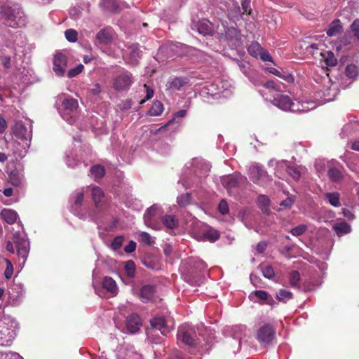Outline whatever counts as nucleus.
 <instances>
[{
  "mask_svg": "<svg viewBox=\"0 0 359 359\" xmlns=\"http://www.w3.org/2000/svg\"><path fill=\"white\" fill-rule=\"evenodd\" d=\"M233 87L229 79L222 77L201 88L200 95L207 102L211 99L226 98L231 95Z\"/></svg>",
  "mask_w": 359,
  "mask_h": 359,
  "instance_id": "nucleus-1",
  "label": "nucleus"
},
{
  "mask_svg": "<svg viewBox=\"0 0 359 359\" xmlns=\"http://www.w3.org/2000/svg\"><path fill=\"white\" fill-rule=\"evenodd\" d=\"M272 103L283 111L291 112H307L316 108L314 102L304 98L292 100L289 95L285 94L278 95Z\"/></svg>",
  "mask_w": 359,
  "mask_h": 359,
  "instance_id": "nucleus-2",
  "label": "nucleus"
},
{
  "mask_svg": "<svg viewBox=\"0 0 359 359\" xmlns=\"http://www.w3.org/2000/svg\"><path fill=\"white\" fill-rule=\"evenodd\" d=\"M0 20L12 28H22L28 23V18L21 8L7 5L0 6Z\"/></svg>",
  "mask_w": 359,
  "mask_h": 359,
  "instance_id": "nucleus-3",
  "label": "nucleus"
},
{
  "mask_svg": "<svg viewBox=\"0 0 359 359\" xmlns=\"http://www.w3.org/2000/svg\"><path fill=\"white\" fill-rule=\"evenodd\" d=\"M185 166L190 168L189 174L193 176L187 181L180 180L179 183L182 182V185L187 189L191 187L194 184L197 185L201 183L202 179L208 175L210 170V164L201 158H193Z\"/></svg>",
  "mask_w": 359,
  "mask_h": 359,
  "instance_id": "nucleus-4",
  "label": "nucleus"
},
{
  "mask_svg": "<svg viewBox=\"0 0 359 359\" xmlns=\"http://www.w3.org/2000/svg\"><path fill=\"white\" fill-rule=\"evenodd\" d=\"M90 189L92 198L95 203V207L91 210L92 213L97 215V224L98 227L104 224L105 220L109 216V204L104 198L103 191L97 186H90L88 187Z\"/></svg>",
  "mask_w": 359,
  "mask_h": 359,
  "instance_id": "nucleus-5",
  "label": "nucleus"
},
{
  "mask_svg": "<svg viewBox=\"0 0 359 359\" xmlns=\"http://www.w3.org/2000/svg\"><path fill=\"white\" fill-rule=\"evenodd\" d=\"M71 212L83 220L89 219L94 222H97V215L92 213L89 208L83 205V192L82 190L76 191L70 198Z\"/></svg>",
  "mask_w": 359,
  "mask_h": 359,
  "instance_id": "nucleus-6",
  "label": "nucleus"
},
{
  "mask_svg": "<svg viewBox=\"0 0 359 359\" xmlns=\"http://www.w3.org/2000/svg\"><path fill=\"white\" fill-rule=\"evenodd\" d=\"M6 250L16 254L19 260L22 259V266H23L27 259L29 252V242L24 233H15L13 236V241H8L6 246Z\"/></svg>",
  "mask_w": 359,
  "mask_h": 359,
  "instance_id": "nucleus-7",
  "label": "nucleus"
},
{
  "mask_svg": "<svg viewBox=\"0 0 359 359\" xmlns=\"http://www.w3.org/2000/svg\"><path fill=\"white\" fill-rule=\"evenodd\" d=\"M186 264L190 269H187L184 274L185 281L194 286L200 285L203 281V278L198 273V271L205 270L207 268L206 264L199 258L191 257L186 261Z\"/></svg>",
  "mask_w": 359,
  "mask_h": 359,
  "instance_id": "nucleus-8",
  "label": "nucleus"
},
{
  "mask_svg": "<svg viewBox=\"0 0 359 359\" xmlns=\"http://www.w3.org/2000/svg\"><path fill=\"white\" fill-rule=\"evenodd\" d=\"M216 33L221 41L229 43L231 46L236 47L241 44L240 32L233 26H229L225 20H221L216 28Z\"/></svg>",
  "mask_w": 359,
  "mask_h": 359,
  "instance_id": "nucleus-9",
  "label": "nucleus"
},
{
  "mask_svg": "<svg viewBox=\"0 0 359 359\" xmlns=\"http://www.w3.org/2000/svg\"><path fill=\"white\" fill-rule=\"evenodd\" d=\"M290 286L294 289L304 290V292H310L316 289L321 285V280L316 277H310L309 280H306L303 283L302 287L300 285L301 276L299 271H292L287 276Z\"/></svg>",
  "mask_w": 359,
  "mask_h": 359,
  "instance_id": "nucleus-10",
  "label": "nucleus"
},
{
  "mask_svg": "<svg viewBox=\"0 0 359 359\" xmlns=\"http://www.w3.org/2000/svg\"><path fill=\"white\" fill-rule=\"evenodd\" d=\"M79 103L73 97L65 98L57 110L61 117L69 124L72 125L76 119Z\"/></svg>",
  "mask_w": 359,
  "mask_h": 359,
  "instance_id": "nucleus-11",
  "label": "nucleus"
},
{
  "mask_svg": "<svg viewBox=\"0 0 359 359\" xmlns=\"http://www.w3.org/2000/svg\"><path fill=\"white\" fill-rule=\"evenodd\" d=\"M247 178L241 173L220 177L221 184L230 195L235 194L238 189L247 183Z\"/></svg>",
  "mask_w": 359,
  "mask_h": 359,
  "instance_id": "nucleus-12",
  "label": "nucleus"
},
{
  "mask_svg": "<svg viewBox=\"0 0 359 359\" xmlns=\"http://www.w3.org/2000/svg\"><path fill=\"white\" fill-rule=\"evenodd\" d=\"M163 212L161 208L158 204H154L147 208L144 214V222L146 226L155 230L161 229V222L159 219Z\"/></svg>",
  "mask_w": 359,
  "mask_h": 359,
  "instance_id": "nucleus-13",
  "label": "nucleus"
},
{
  "mask_svg": "<svg viewBox=\"0 0 359 359\" xmlns=\"http://www.w3.org/2000/svg\"><path fill=\"white\" fill-rule=\"evenodd\" d=\"M337 86L332 84V86L327 87L326 88L317 90L314 93L313 100L309 101L314 102L318 105H322L325 102H331L334 100L337 94Z\"/></svg>",
  "mask_w": 359,
  "mask_h": 359,
  "instance_id": "nucleus-14",
  "label": "nucleus"
},
{
  "mask_svg": "<svg viewBox=\"0 0 359 359\" xmlns=\"http://www.w3.org/2000/svg\"><path fill=\"white\" fill-rule=\"evenodd\" d=\"M177 337L178 341L189 346H196L198 344L196 333L189 325H181L178 329Z\"/></svg>",
  "mask_w": 359,
  "mask_h": 359,
  "instance_id": "nucleus-15",
  "label": "nucleus"
},
{
  "mask_svg": "<svg viewBox=\"0 0 359 359\" xmlns=\"http://www.w3.org/2000/svg\"><path fill=\"white\" fill-rule=\"evenodd\" d=\"M276 337V327L270 323H264L257 331L256 339L263 346L272 343Z\"/></svg>",
  "mask_w": 359,
  "mask_h": 359,
  "instance_id": "nucleus-16",
  "label": "nucleus"
},
{
  "mask_svg": "<svg viewBox=\"0 0 359 359\" xmlns=\"http://www.w3.org/2000/svg\"><path fill=\"white\" fill-rule=\"evenodd\" d=\"M250 177L254 183L262 187L266 186L271 181L263 166L259 164H255L250 167Z\"/></svg>",
  "mask_w": 359,
  "mask_h": 359,
  "instance_id": "nucleus-17",
  "label": "nucleus"
},
{
  "mask_svg": "<svg viewBox=\"0 0 359 359\" xmlns=\"http://www.w3.org/2000/svg\"><path fill=\"white\" fill-rule=\"evenodd\" d=\"M67 67V57L61 52H57L53 58V71L59 77L65 75Z\"/></svg>",
  "mask_w": 359,
  "mask_h": 359,
  "instance_id": "nucleus-18",
  "label": "nucleus"
},
{
  "mask_svg": "<svg viewBox=\"0 0 359 359\" xmlns=\"http://www.w3.org/2000/svg\"><path fill=\"white\" fill-rule=\"evenodd\" d=\"M191 86L190 79L187 76H175L170 78L166 83V90L170 93H174Z\"/></svg>",
  "mask_w": 359,
  "mask_h": 359,
  "instance_id": "nucleus-19",
  "label": "nucleus"
},
{
  "mask_svg": "<svg viewBox=\"0 0 359 359\" xmlns=\"http://www.w3.org/2000/svg\"><path fill=\"white\" fill-rule=\"evenodd\" d=\"M150 325L152 330H159L165 336L173 328L172 324L168 319L163 316H155L150 320Z\"/></svg>",
  "mask_w": 359,
  "mask_h": 359,
  "instance_id": "nucleus-20",
  "label": "nucleus"
},
{
  "mask_svg": "<svg viewBox=\"0 0 359 359\" xmlns=\"http://www.w3.org/2000/svg\"><path fill=\"white\" fill-rule=\"evenodd\" d=\"M132 83V74L124 71L114 79L112 86L116 90L120 91L128 89Z\"/></svg>",
  "mask_w": 359,
  "mask_h": 359,
  "instance_id": "nucleus-21",
  "label": "nucleus"
},
{
  "mask_svg": "<svg viewBox=\"0 0 359 359\" xmlns=\"http://www.w3.org/2000/svg\"><path fill=\"white\" fill-rule=\"evenodd\" d=\"M226 332L229 333L233 340L237 343V348L233 350V353H238L241 349V340L246 335L248 331L247 327L244 325H236L226 328Z\"/></svg>",
  "mask_w": 359,
  "mask_h": 359,
  "instance_id": "nucleus-22",
  "label": "nucleus"
},
{
  "mask_svg": "<svg viewBox=\"0 0 359 359\" xmlns=\"http://www.w3.org/2000/svg\"><path fill=\"white\" fill-rule=\"evenodd\" d=\"M251 301L259 303H264L269 305H273L275 301L272 296L265 290H255L249 294Z\"/></svg>",
  "mask_w": 359,
  "mask_h": 359,
  "instance_id": "nucleus-23",
  "label": "nucleus"
},
{
  "mask_svg": "<svg viewBox=\"0 0 359 359\" xmlns=\"http://www.w3.org/2000/svg\"><path fill=\"white\" fill-rule=\"evenodd\" d=\"M187 111L186 109H180L176 111L173 114L172 118L170 119L164 126L161 127L158 130L164 131L165 128L170 126L172 127V130L177 129L180 126L183 118L187 116Z\"/></svg>",
  "mask_w": 359,
  "mask_h": 359,
  "instance_id": "nucleus-24",
  "label": "nucleus"
},
{
  "mask_svg": "<svg viewBox=\"0 0 359 359\" xmlns=\"http://www.w3.org/2000/svg\"><path fill=\"white\" fill-rule=\"evenodd\" d=\"M342 170L343 168L339 163L336 165L330 163L328 165L327 176L332 182L339 183L344 178Z\"/></svg>",
  "mask_w": 359,
  "mask_h": 359,
  "instance_id": "nucleus-25",
  "label": "nucleus"
},
{
  "mask_svg": "<svg viewBox=\"0 0 359 359\" xmlns=\"http://www.w3.org/2000/svg\"><path fill=\"white\" fill-rule=\"evenodd\" d=\"M359 74L358 67L353 65H348L345 69V75L347 77V79L345 82L341 83V86L343 88H346L349 86L353 81L357 78Z\"/></svg>",
  "mask_w": 359,
  "mask_h": 359,
  "instance_id": "nucleus-26",
  "label": "nucleus"
},
{
  "mask_svg": "<svg viewBox=\"0 0 359 359\" xmlns=\"http://www.w3.org/2000/svg\"><path fill=\"white\" fill-rule=\"evenodd\" d=\"M14 134L15 137L22 140H30L32 137L31 126H26L22 122H18L14 128Z\"/></svg>",
  "mask_w": 359,
  "mask_h": 359,
  "instance_id": "nucleus-27",
  "label": "nucleus"
},
{
  "mask_svg": "<svg viewBox=\"0 0 359 359\" xmlns=\"http://www.w3.org/2000/svg\"><path fill=\"white\" fill-rule=\"evenodd\" d=\"M142 325L140 318L137 314L128 316L126 320V327L129 333L134 334L137 332Z\"/></svg>",
  "mask_w": 359,
  "mask_h": 359,
  "instance_id": "nucleus-28",
  "label": "nucleus"
},
{
  "mask_svg": "<svg viewBox=\"0 0 359 359\" xmlns=\"http://www.w3.org/2000/svg\"><path fill=\"white\" fill-rule=\"evenodd\" d=\"M114 38V32L111 27H105L104 29H100L97 35L96 39L97 41L104 45L109 44Z\"/></svg>",
  "mask_w": 359,
  "mask_h": 359,
  "instance_id": "nucleus-29",
  "label": "nucleus"
},
{
  "mask_svg": "<svg viewBox=\"0 0 359 359\" xmlns=\"http://www.w3.org/2000/svg\"><path fill=\"white\" fill-rule=\"evenodd\" d=\"M332 228L338 236H342L351 231V225L343 220H337Z\"/></svg>",
  "mask_w": 359,
  "mask_h": 359,
  "instance_id": "nucleus-30",
  "label": "nucleus"
},
{
  "mask_svg": "<svg viewBox=\"0 0 359 359\" xmlns=\"http://www.w3.org/2000/svg\"><path fill=\"white\" fill-rule=\"evenodd\" d=\"M76 157L77 154L72 151L66 153V163L68 167L74 168L81 165L85 168L87 167V163L85 161H81L79 159L76 158Z\"/></svg>",
  "mask_w": 359,
  "mask_h": 359,
  "instance_id": "nucleus-31",
  "label": "nucleus"
},
{
  "mask_svg": "<svg viewBox=\"0 0 359 359\" xmlns=\"http://www.w3.org/2000/svg\"><path fill=\"white\" fill-rule=\"evenodd\" d=\"M197 31L202 35H210L213 32L212 23L207 19H203L196 25Z\"/></svg>",
  "mask_w": 359,
  "mask_h": 359,
  "instance_id": "nucleus-32",
  "label": "nucleus"
},
{
  "mask_svg": "<svg viewBox=\"0 0 359 359\" xmlns=\"http://www.w3.org/2000/svg\"><path fill=\"white\" fill-rule=\"evenodd\" d=\"M90 6L88 2H83L82 5H77L76 6L71 8L69 11L70 18L73 20L80 18L83 10L86 9L88 12L90 11Z\"/></svg>",
  "mask_w": 359,
  "mask_h": 359,
  "instance_id": "nucleus-33",
  "label": "nucleus"
},
{
  "mask_svg": "<svg viewBox=\"0 0 359 359\" xmlns=\"http://www.w3.org/2000/svg\"><path fill=\"white\" fill-rule=\"evenodd\" d=\"M266 69L269 73L281 78L288 83H292L294 81V76L287 71H285L283 69L278 70L274 67H267Z\"/></svg>",
  "mask_w": 359,
  "mask_h": 359,
  "instance_id": "nucleus-34",
  "label": "nucleus"
},
{
  "mask_svg": "<svg viewBox=\"0 0 359 359\" xmlns=\"http://www.w3.org/2000/svg\"><path fill=\"white\" fill-rule=\"evenodd\" d=\"M8 327H6V330H5L4 332L8 331L7 335L8 336L9 339L12 341L17 336L18 332L19 330V323L14 318L8 319Z\"/></svg>",
  "mask_w": 359,
  "mask_h": 359,
  "instance_id": "nucleus-35",
  "label": "nucleus"
},
{
  "mask_svg": "<svg viewBox=\"0 0 359 359\" xmlns=\"http://www.w3.org/2000/svg\"><path fill=\"white\" fill-rule=\"evenodd\" d=\"M102 285L104 289L111 294H117L118 287L116 281L112 278L105 276L102 282Z\"/></svg>",
  "mask_w": 359,
  "mask_h": 359,
  "instance_id": "nucleus-36",
  "label": "nucleus"
},
{
  "mask_svg": "<svg viewBox=\"0 0 359 359\" xmlns=\"http://www.w3.org/2000/svg\"><path fill=\"white\" fill-rule=\"evenodd\" d=\"M154 294V288L151 285H144L140 290V299L143 302H147L152 299Z\"/></svg>",
  "mask_w": 359,
  "mask_h": 359,
  "instance_id": "nucleus-37",
  "label": "nucleus"
},
{
  "mask_svg": "<svg viewBox=\"0 0 359 359\" xmlns=\"http://www.w3.org/2000/svg\"><path fill=\"white\" fill-rule=\"evenodd\" d=\"M130 61L129 63L135 65L137 63L138 59L141 57V50L139 48L138 44H132L130 47L129 52Z\"/></svg>",
  "mask_w": 359,
  "mask_h": 359,
  "instance_id": "nucleus-38",
  "label": "nucleus"
},
{
  "mask_svg": "<svg viewBox=\"0 0 359 359\" xmlns=\"http://www.w3.org/2000/svg\"><path fill=\"white\" fill-rule=\"evenodd\" d=\"M1 215L4 220L9 224H14L18 219V213L11 209H4L1 211Z\"/></svg>",
  "mask_w": 359,
  "mask_h": 359,
  "instance_id": "nucleus-39",
  "label": "nucleus"
},
{
  "mask_svg": "<svg viewBox=\"0 0 359 359\" xmlns=\"http://www.w3.org/2000/svg\"><path fill=\"white\" fill-rule=\"evenodd\" d=\"M164 110L163 104L161 102L156 100L154 102L150 109L147 112V115L149 116H158Z\"/></svg>",
  "mask_w": 359,
  "mask_h": 359,
  "instance_id": "nucleus-40",
  "label": "nucleus"
},
{
  "mask_svg": "<svg viewBox=\"0 0 359 359\" xmlns=\"http://www.w3.org/2000/svg\"><path fill=\"white\" fill-rule=\"evenodd\" d=\"M341 31L342 26L341 25L340 20L339 19H336L334 21H332L329 25V27L327 29V34L329 36H336Z\"/></svg>",
  "mask_w": 359,
  "mask_h": 359,
  "instance_id": "nucleus-41",
  "label": "nucleus"
},
{
  "mask_svg": "<svg viewBox=\"0 0 359 359\" xmlns=\"http://www.w3.org/2000/svg\"><path fill=\"white\" fill-rule=\"evenodd\" d=\"M325 199L327 200L328 203L333 207H339L340 203V194L338 192H327L324 194Z\"/></svg>",
  "mask_w": 359,
  "mask_h": 359,
  "instance_id": "nucleus-42",
  "label": "nucleus"
},
{
  "mask_svg": "<svg viewBox=\"0 0 359 359\" xmlns=\"http://www.w3.org/2000/svg\"><path fill=\"white\" fill-rule=\"evenodd\" d=\"M319 55L322 57V59L324 60L326 65L334 67L337 65V60L332 51H326L325 53L320 51Z\"/></svg>",
  "mask_w": 359,
  "mask_h": 359,
  "instance_id": "nucleus-43",
  "label": "nucleus"
},
{
  "mask_svg": "<svg viewBox=\"0 0 359 359\" xmlns=\"http://www.w3.org/2000/svg\"><path fill=\"white\" fill-rule=\"evenodd\" d=\"M162 222L166 227L172 229L177 226L178 220L173 215H165L162 217Z\"/></svg>",
  "mask_w": 359,
  "mask_h": 359,
  "instance_id": "nucleus-44",
  "label": "nucleus"
},
{
  "mask_svg": "<svg viewBox=\"0 0 359 359\" xmlns=\"http://www.w3.org/2000/svg\"><path fill=\"white\" fill-rule=\"evenodd\" d=\"M276 298L280 302H285L293 298V294L290 290L280 289L276 292Z\"/></svg>",
  "mask_w": 359,
  "mask_h": 359,
  "instance_id": "nucleus-45",
  "label": "nucleus"
},
{
  "mask_svg": "<svg viewBox=\"0 0 359 359\" xmlns=\"http://www.w3.org/2000/svg\"><path fill=\"white\" fill-rule=\"evenodd\" d=\"M263 48L258 42H252L248 48V53L254 57L257 58Z\"/></svg>",
  "mask_w": 359,
  "mask_h": 359,
  "instance_id": "nucleus-46",
  "label": "nucleus"
},
{
  "mask_svg": "<svg viewBox=\"0 0 359 359\" xmlns=\"http://www.w3.org/2000/svg\"><path fill=\"white\" fill-rule=\"evenodd\" d=\"M283 163H284V168H286L287 172L291 176L294 180H299L301 176L300 171L294 166L288 165V161H285Z\"/></svg>",
  "mask_w": 359,
  "mask_h": 359,
  "instance_id": "nucleus-47",
  "label": "nucleus"
},
{
  "mask_svg": "<svg viewBox=\"0 0 359 359\" xmlns=\"http://www.w3.org/2000/svg\"><path fill=\"white\" fill-rule=\"evenodd\" d=\"M90 171L91 175L94 177L95 179H100L105 174L104 168L100 165H93V167H91Z\"/></svg>",
  "mask_w": 359,
  "mask_h": 359,
  "instance_id": "nucleus-48",
  "label": "nucleus"
},
{
  "mask_svg": "<svg viewBox=\"0 0 359 359\" xmlns=\"http://www.w3.org/2000/svg\"><path fill=\"white\" fill-rule=\"evenodd\" d=\"M203 236L205 239L213 243L218 240L219 237V233L218 231L214 229H209L204 232Z\"/></svg>",
  "mask_w": 359,
  "mask_h": 359,
  "instance_id": "nucleus-49",
  "label": "nucleus"
},
{
  "mask_svg": "<svg viewBox=\"0 0 359 359\" xmlns=\"http://www.w3.org/2000/svg\"><path fill=\"white\" fill-rule=\"evenodd\" d=\"M103 6L109 11H116L120 6L117 0H103Z\"/></svg>",
  "mask_w": 359,
  "mask_h": 359,
  "instance_id": "nucleus-50",
  "label": "nucleus"
},
{
  "mask_svg": "<svg viewBox=\"0 0 359 359\" xmlns=\"http://www.w3.org/2000/svg\"><path fill=\"white\" fill-rule=\"evenodd\" d=\"M124 270L129 278H133L135 275V264L133 261H127L125 264Z\"/></svg>",
  "mask_w": 359,
  "mask_h": 359,
  "instance_id": "nucleus-51",
  "label": "nucleus"
},
{
  "mask_svg": "<svg viewBox=\"0 0 359 359\" xmlns=\"http://www.w3.org/2000/svg\"><path fill=\"white\" fill-rule=\"evenodd\" d=\"M238 66L239 67L240 70L245 74L247 77L250 76L251 74H252V70L250 67V64L248 62H241L238 60H236Z\"/></svg>",
  "mask_w": 359,
  "mask_h": 359,
  "instance_id": "nucleus-52",
  "label": "nucleus"
},
{
  "mask_svg": "<svg viewBox=\"0 0 359 359\" xmlns=\"http://www.w3.org/2000/svg\"><path fill=\"white\" fill-rule=\"evenodd\" d=\"M308 226L306 224H299L290 229V233L294 236L303 235L307 230Z\"/></svg>",
  "mask_w": 359,
  "mask_h": 359,
  "instance_id": "nucleus-53",
  "label": "nucleus"
},
{
  "mask_svg": "<svg viewBox=\"0 0 359 359\" xmlns=\"http://www.w3.org/2000/svg\"><path fill=\"white\" fill-rule=\"evenodd\" d=\"M84 69V66L82 64H79L75 67L70 69L67 72L68 78H73L80 74Z\"/></svg>",
  "mask_w": 359,
  "mask_h": 359,
  "instance_id": "nucleus-54",
  "label": "nucleus"
},
{
  "mask_svg": "<svg viewBox=\"0 0 359 359\" xmlns=\"http://www.w3.org/2000/svg\"><path fill=\"white\" fill-rule=\"evenodd\" d=\"M262 86L269 90H274L276 91L281 90V84L274 81H268L265 83L262 82Z\"/></svg>",
  "mask_w": 359,
  "mask_h": 359,
  "instance_id": "nucleus-55",
  "label": "nucleus"
},
{
  "mask_svg": "<svg viewBox=\"0 0 359 359\" xmlns=\"http://www.w3.org/2000/svg\"><path fill=\"white\" fill-rule=\"evenodd\" d=\"M191 202L190 194H184L177 197V203L181 207H185Z\"/></svg>",
  "mask_w": 359,
  "mask_h": 359,
  "instance_id": "nucleus-56",
  "label": "nucleus"
},
{
  "mask_svg": "<svg viewBox=\"0 0 359 359\" xmlns=\"http://www.w3.org/2000/svg\"><path fill=\"white\" fill-rule=\"evenodd\" d=\"M241 8L238 4L234 6L233 9H231L229 12V17L231 20H238L241 18Z\"/></svg>",
  "mask_w": 359,
  "mask_h": 359,
  "instance_id": "nucleus-57",
  "label": "nucleus"
},
{
  "mask_svg": "<svg viewBox=\"0 0 359 359\" xmlns=\"http://www.w3.org/2000/svg\"><path fill=\"white\" fill-rule=\"evenodd\" d=\"M22 178L17 173L12 172L9 175V181L15 187H18L22 183Z\"/></svg>",
  "mask_w": 359,
  "mask_h": 359,
  "instance_id": "nucleus-58",
  "label": "nucleus"
},
{
  "mask_svg": "<svg viewBox=\"0 0 359 359\" xmlns=\"http://www.w3.org/2000/svg\"><path fill=\"white\" fill-rule=\"evenodd\" d=\"M124 237L123 236H116L111 243V247L114 250H118L123 245Z\"/></svg>",
  "mask_w": 359,
  "mask_h": 359,
  "instance_id": "nucleus-59",
  "label": "nucleus"
},
{
  "mask_svg": "<svg viewBox=\"0 0 359 359\" xmlns=\"http://www.w3.org/2000/svg\"><path fill=\"white\" fill-rule=\"evenodd\" d=\"M67 40L69 42H75L77 40V32L73 29H68L65 32Z\"/></svg>",
  "mask_w": 359,
  "mask_h": 359,
  "instance_id": "nucleus-60",
  "label": "nucleus"
},
{
  "mask_svg": "<svg viewBox=\"0 0 359 359\" xmlns=\"http://www.w3.org/2000/svg\"><path fill=\"white\" fill-rule=\"evenodd\" d=\"M262 271L263 276L268 279H271L275 276L273 269L271 265H266L262 267Z\"/></svg>",
  "mask_w": 359,
  "mask_h": 359,
  "instance_id": "nucleus-61",
  "label": "nucleus"
},
{
  "mask_svg": "<svg viewBox=\"0 0 359 359\" xmlns=\"http://www.w3.org/2000/svg\"><path fill=\"white\" fill-rule=\"evenodd\" d=\"M259 205L262 209L266 208L269 206L270 200L266 195H260L257 198Z\"/></svg>",
  "mask_w": 359,
  "mask_h": 359,
  "instance_id": "nucleus-62",
  "label": "nucleus"
},
{
  "mask_svg": "<svg viewBox=\"0 0 359 359\" xmlns=\"http://www.w3.org/2000/svg\"><path fill=\"white\" fill-rule=\"evenodd\" d=\"M218 210L222 215H226L229 211V205L225 199H222L218 205Z\"/></svg>",
  "mask_w": 359,
  "mask_h": 359,
  "instance_id": "nucleus-63",
  "label": "nucleus"
},
{
  "mask_svg": "<svg viewBox=\"0 0 359 359\" xmlns=\"http://www.w3.org/2000/svg\"><path fill=\"white\" fill-rule=\"evenodd\" d=\"M351 29L359 41V19H355L351 25Z\"/></svg>",
  "mask_w": 359,
  "mask_h": 359,
  "instance_id": "nucleus-64",
  "label": "nucleus"
}]
</instances>
